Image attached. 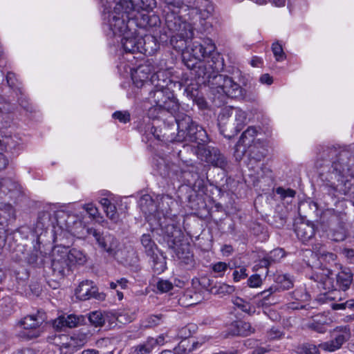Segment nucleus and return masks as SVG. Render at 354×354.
<instances>
[{
  "mask_svg": "<svg viewBox=\"0 0 354 354\" xmlns=\"http://www.w3.org/2000/svg\"><path fill=\"white\" fill-rule=\"evenodd\" d=\"M246 270L245 268H241L239 270H234L232 274L234 281L238 282L241 279L246 278L248 277Z\"/></svg>",
  "mask_w": 354,
  "mask_h": 354,
  "instance_id": "680f3d73",
  "label": "nucleus"
},
{
  "mask_svg": "<svg viewBox=\"0 0 354 354\" xmlns=\"http://www.w3.org/2000/svg\"><path fill=\"white\" fill-rule=\"evenodd\" d=\"M88 341V335L84 333H74L69 336H55L53 343L57 347L59 354H73L82 347Z\"/></svg>",
  "mask_w": 354,
  "mask_h": 354,
  "instance_id": "9b49d317",
  "label": "nucleus"
},
{
  "mask_svg": "<svg viewBox=\"0 0 354 354\" xmlns=\"http://www.w3.org/2000/svg\"><path fill=\"white\" fill-rule=\"evenodd\" d=\"M141 243L145 249L147 255H152L157 251L158 248L149 234H143L141 237Z\"/></svg>",
  "mask_w": 354,
  "mask_h": 354,
  "instance_id": "e433bc0d",
  "label": "nucleus"
},
{
  "mask_svg": "<svg viewBox=\"0 0 354 354\" xmlns=\"http://www.w3.org/2000/svg\"><path fill=\"white\" fill-rule=\"evenodd\" d=\"M102 205L106 216L113 222L117 223L119 220V214L117 212V209L115 205L112 204L111 201L106 198H103L100 201Z\"/></svg>",
  "mask_w": 354,
  "mask_h": 354,
  "instance_id": "473e14b6",
  "label": "nucleus"
},
{
  "mask_svg": "<svg viewBox=\"0 0 354 354\" xmlns=\"http://www.w3.org/2000/svg\"><path fill=\"white\" fill-rule=\"evenodd\" d=\"M301 354H317L318 348L316 346L310 344H304L299 348Z\"/></svg>",
  "mask_w": 354,
  "mask_h": 354,
  "instance_id": "3c124183",
  "label": "nucleus"
},
{
  "mask_svg": "<svg viewBox=\"0 0 354 354\" xmlns=\"http://www.w3.org/2000/svg\"><path fill=\"white\" fill-rule=\"evenodd\" d=\"M204 299L202 293L193 289L187 290L181 296L179 301L185 306H194L201 303Z\"/></svg>",
  "mask_w": 354,
  "mask_h": 354,
  "instance_id": "7c9ffc66",
  "label": "nucleus"
},
{
  "mask_svg": "<svg viewBox=\"0 0 354 354\" xmlns=\"http://www.w3.org/2000/svg\"><path fill=\"white\" fill-rule=\"evenodd\" d=\"M266 155V149L264 148L262 142L257 140L254 144L250 145L248 147V166L250 168H253V165L263 160Z\"/></svg>",
  "mask_w": 354,
  "mask_h": 354,
  "instance_id": "393cba45",
  "label": "nucleus"
},
{
  "mask_svg": "<svg viewBox=\"0 0 354 354\" xmlns=\"http://www.w3.org/2000/svg\"><path fill=\"white\" fill-rule=\"evenodd\" d=\"M147 26L149 27H156L160 24V19L159 17L156 15H147Z\"/></svg>",
  "mask_w": 354,
  "mask_h": 354,
  "instance_id": "e2e57ef3",
  "label": "nucleus"
},
{
  "mask_svg": "<svg viewBox=\"0 0 354 354\" xmlns=\"http://www.w3.org/2000/svg\"><path fill=\"white\" fill-rule=\"evenodd\" d=\"M164 3L165 23L171 33L170 43L174 48L182 50L185 40L191 39L194 36L193 27L187 21L191 19L197 10L195 8L183 10L180 3L175 0H165Z\"/></svg>",
  "mask_w": 354,
  "mask_h": 354,
  "instance_id": "f03ea898",
  "label": "nucleus"
},
{
  "mask_svg": "<svg viewBox=\"0 0 354 354\" xmlns=\"http://www.w3.org/2000/svg\"><path fill=\"white\" fill-rule=\"evenodd\" d=\"M150 257L153 261V269L155 272L160 274L166 269V260L162 254L158 250L153 252L152 255H148Z\"/></svg>",
  "mask_w": 354,
  "mask_h": 354,
  "instance_id": "72a5a7b5",
  "label": "nucleus"
},
{
  "mask_svg": "<svg viewBox=\"0 0 354 354\" xmlns=\"http://www.w3.org/2000/svg\"><path fill=\"white\" fill-rule=\"evenodd\" d=\"M235 290V288L233 286H230L226 283H222L218 286L217 290L214 292V293L217 294H232Z\"/></svg>",
  "mask_w": 354,
  "mask_h": 354,
  "instance_id": "bf43d9fd",
  "label": "nucleus"
},
{
  "mask_svg": "<svg viewBox=\"0 0 354 354\" xmlns=\"http://www.w3.org/2000/svg\"><path fill=\"white\" fill-rule=\"evenodd\" d=\"M88 236L94 238L99 248L106 252L110 256H115L117 254L119 247L118 239L111 234L101 232L93 227H83Z\"/></svg>",
  "mask_w": 354,
  "mask_h": 354,
  "instance_id": "f8f14e48",
  "label": "nucleus"
},
{
  "mask_svg": "<svg viewBox=\"0 0 354 354\" xmlns=\"http://www.w3.org/2000/svg\"><path fill=\"white\" fill-rule=\"evenodd\" d=\"M274 286L278 288V292H280L292 288L293 282L287 274H283L278 276L277 282Z\"/></svg>",
  "mask_w": 354,
  "mask_h": 354,
  "instance_id": "c9c22d12",
  "label": "nucleus"
},
{
  "mask_svg": "<svg viewBox=\"0 0 354 354\" xmlns=\"http://www.w3.org/2000/svg\"><path fill=\"white\" fill-rule=\"evenodd\" d=\"M84 322L83 316H77L73 314L62 315L53 321V326L57 330H64L66 328L77 327Z\"/></svg>",
  "mask_w": 354,
  "mask_h": 354,
  "instance_id": "aec40b11",
  "label": "nucleus"
},
{
  "mask_svg": "<svg viewBox=\"0 0 354 354\" xmlns=\"http://www.w3.org/2000/svg\"><path fill=\"white\" fill-rule=\"evenodd\" d=\"M174 89H161L153 88L149 93L147 100L155 110L166 111L171 114L176 113L179 109V103L174 95Z\"/></svg>",
  "mask_w": 354,
  "mask_h": 354,
  "instance_id": "1a4fd4ad",
  "label": "nucleus"
},
{
  "mask_svg": "<svg viewBox=\"0 0 354 354\" xmlns=\"http://www.w3.org/2000/svg\"><path fill=\"white\" fill-rule=\"evenodd\" d=\"M121 43L126 53H141L143 54H151L153 49H149V41H153V37H135L130 31L129 35H122Z\"/></svg>",
  "mask_w": 354,
  "mask_h": 354,
  "instance_id": "4468645a",
  "label": "nucleus"
},
{
  "mask_svg": "<svg viewBox=\"0 0 354 354\" xmlns=\"http://www.w3.org/2000/svg\"><path fill=\"white\" fill-rule=\"evenodd\" d=\"M272 50L277 61L281 62L286 59V55L283 52V48L278 42L272 44Z\"/></svg>",
  "mask_w": 354,
  "mask_h": 354,
  "instance_id": "a18cd8bd",
  "label": "nucleus"
},
{
  "mask_svg": "<svg viewBox=\"0 0 354 354\" xmlns=\"http://www.w3.org/2000/svg\"><path fill=\"white\" fill-rule=\"evenodd\" d=\"M177 124V134L174 138L176 142L188 141L195 142L197 145H203L208 142V136L205 130L192 121L190 116L181 113L175 117Z\"/></svg>",
  "mask_w": 354,
  "mask_h": 354,
  "instance_id": "20e7f679",
  "label": "nucleus"
},
{
  "mask_svg": "<svg viewBox=\"0 0 354 354\" xmlns=\"http://www.w3.org/2000/svg\"><path fill=\"white\" fill-rule=\"evenodd\" d=\"M167 337V334H161L158 335L156 338L149 337L147 339L152 346L153 348H154L156 346L164 345L167 342L166 340Z\"/></svg>",
  "mask_w": 354,
  "mask_h": 354,
  "instance_id": "de8ad7c7",
  "label": "nucleus"
},
{
  "mask_svg": "<svg viewBox=\"0 0 354 354\" xmlns=\"http://www.w3.org/2000/svg\"><path fill=\"white\" fill-rule=\"evenodd\" d=\"M332 275V272L326 269L314 272L310 276V279L317 283V288L320 291H323L324 297H326L327 294L336 288L335 280Z\"/></svg>",
  "mask_w": 354,
  "mask_h": 354,
  "instance_id": "dca6fc26",
  "label": "nucleus"
},
{
  "mask_svg": "<svg viewBox=\"0 0 354 354\" xmlns=\"http://www.w3.org/2000/svg\"><path fill=\"white\" fill-rule=\"evenodd\" d=\"M75 295L77 298L80 300H88L91 298H95L100 300H103L105 295L102 293L97 292V288L93 286V282L91 281H82L75 290Z\"/></svg>",
  "mask_w": 354,
  "mask_h": 354,
  "instance_id": "a211bd4d",
  "label": "nucleus"
},
{
  "mask_svg": "<svg viewBox=\"0 0 354 354\" xmlns=\"http://www.w3.org/2000/svg\"><path fill=\"white\" fill-rule=\"evenodd\" d=\"M73 218H74L73 216H68V220H66V226L70 230H73V233L77 234H80V232H79L77 230V226L82 227V223L80 221H73V223L74 224V226H71V224L72 222L71 221H69V220H72Z\"/></svg>",
  "mask_w": 354,
  "mask_h": 354,
  "instance_id": "052dcab7",
  "label": "nucleus"
},
{
  "mask_svg": "<svg viewBox=\"0 0 354 354\" xmlns=\"http://www.w3.org/2000/svg\"><path fill=\"white\" fill-rule=\"evenodd\" d=\"M297 236L303 242L311 239L315 235V228L313 225L301 222L297 224L295 228Z\"/></svg>",
  "mask_w": 354,
  "mask_h": 354,
  "instance_id": "c756f323",
  "label": "nucleus"
},
{
  "mask_svg": "<svg viewBox=\"0 0 354 354\" xmlns=\"http://www.w3.org/2000/svg\"><path fill=\"white\" fill-rule=\"evenodd\" d=\"M175 250L176 255L182 263L187 266L188 268L194 267L195 262L194 256L190 251V245L187 243H178Z\"/></svg>",
  "mask_w": 354,
  "mask_h": 354,
  "instance_id": "5701e85b",
  "label": "nucleus"
},
{
  "mask_svg": "<svg viewBox=\"0 0 354 354\" xmlns=\"http://www.w3.org/2000/svg\"><path fill=\"white\" fill-rule=\"evenodd\" d=\"M187 351V349L183 347V346H181L179 344L177 347H175L174 348V351L171 350H164L162 351L160 354H183L185 353Z\"/></svg>",
  "mask_w": 354,
  "mask_h": 354,
  "instance_id": "69168bd1",
  "label": "nucleus"
},
{
  "mask_svg": "<svg viewBox=\"0 0 354 354\" xmlns=\"http://www.w3.org/2000/svg\"><path fill=\"white\" fill-rule=\"evenodd\" d=\"M156 286L160 292H167L173 288V284L169 281L164 279L159 280Z\"/></svg>",
  "mask_w": 354,
  "mask_h": 354,
  "instance_id": "5fc2aeb1",
  "label": "nucleus"
},
{
  "mask_svg": "<svg viewBox=\"0 0 354 354\" xmlns=\"http://www.w3.org/2000/svg\"><path fill=\"white\" fill-rule=\"evenodd\" d=\"M2 192L6 194L8 192L15 190L18 188V184L10 178H3L1 180Z\"/></svg>",
  "mask_w": 354,
  "mask_h": 354,
  "instance_id": "79ce46f5",
  "label": "nucleus"
},
{
  "mask_svg": "<svg viewBox=\"0 0 354 354\" xmlns=\"http://www.w3.org/2000/svg\"><path fill=\"white\" fill-rule=\"evenodd\" d=\"M278 293V288L273 284L268 289L258 293L256 297L259 299V304L262 306H270L279 302Z\"/></svg>",
  "mask_w": 354,
  "mask_h": 354,
  "instance_id": "a878e982",
  "label": "nucleus"
},
{
  "mask_svg": "<svg viewBox=\"0 0 354 354\" xmlns=\"http://www.w3.org/2000/svg\"><path fill=\"white\" fill-rule=\"evenodd\" d=\"M257 130L254 127H249L241 135L236 145L235 152L238 156H241L245 152V147L250 145L251 142L254 144V137L257 134Z\"/></svg>",
  "mask_w": 354,
  "mask_h": 354,
  "instance_id": "4be33fe9",
  "label": "nucleus"
},
{
  "mask_svg": "<svg viewBox=\"0 0 354 354\" xmlns=\"http://www.w3.org/2000/svg\"><path fill=\"white\" fill-rule=\"evenodd\" d=\"M246 113L239 108L226 107L218 115V121L221 133L232 136L242 130L246 123Z\"/></svg>",
  "mask_w": 354,
  "mask_h": 354,
  "instance_id": "423d86ee",
  "label": "nucleus"
},
{
  "mask_svg": "<svg viewBox=\"0 0 354 354\" xmlns=\"http://www.w3.org/2000/svg\"><path fill=\"white\" fill-rule=\"evenodd\" d=\"M276 193L279 194L281 199H286V198H294L295 196V191L292 189H284L281 187L277 188Z\"/></svg>",
  "mask_w": 354,
  "mask_h": 354,
  "instance_id": "8fccbe9b",
  "label": "nucleus"
},
{
  "mask_svg": "<svg viewBox=\"0 0 354 354\" xmlns=\"http://www.w3.org/2000/svg\"><path fill=\"white\" fill-rule=\"evenodd\" d=\"M224 68V61L221 55L214 53L212 57L205 62L198 61V64L193 68H188L193 71L195 78L199 83L207 84L211 88V80L215 76L219 75V72Z\"/></svg>",
  "mask_w": 354,
  "mask_h": 354,
  "instance_id": "0eeeda50",
  "label": "nucleus"
},
{
  "mask_svg": "<svg viewBox=\"0 0 354 354\" xmlns=\"http://www.w3.org/2000/svg\"><path fill=\"white\" fill-rule=\"evenodd\" d=\"M228 268V264L219 261L212 266V269L214 272L219 274V276H222Z\"/></svg>",
  "mask_w": 354,
  "mask_h": 354,
  "instance_id": "13d9d810",
  "label": "nucleus"
},
{
  "mask_svg": "<svg viewBox=\"0 0 354 354\" xmlns=\"http://www.w3.org/2000/svg\"><path fill=\"white\" fill-rule=\"evenodd\" d=\"M268 257L272 263L279 261L285 256V252L282 248H276L272 250Z\"/></svg>",
  "mask_w": 354,
  "mask_h": 354,
  "instance_id": "09e8293b",
  "label": "nucleus"
},
{
  "mask_svg": "<svg viewBox=\"0 0 354 354\" xmlns=\"http://www.w3.org/2000/svg\"><path fill=\"white\" fill-rule=\"evenodd\" d=\"M160 222L159 225L162 229L165 240L170 248H175L176 245L180 242L182 232L174 223H165Z\"/></svg>",
  "mask_w": 354,
  "mask_h": 354,
  "instance_id": "6ab92c4d",
  "label": "nucleus"
},
{
  "mask_svg": "<svg viewBox=\"0 0 354 354\" xmlns=\"http://www.w3.org/2000/svg\"><path fill=\"white\" fill-rule=\"evenodd\" d=\"M44 322V317L40 315L39 312L37 315H27L21 319L16 326L21 328L19 332V337L24 339H32L40 336L41 332L39 326Z\"/></svg>",
  "mask_w": 354,
  "mask_h": 354,
  "instance_id": "ddd939ff",
  "label": "nucleus"
},
{
  "mask_svg": "<svg viewBox=\"0 0 354 354\" xmlns=\"http://www.w3.org/2000/svg\"><path fill=\"white\" fill-rule=\"evenodd\" d=\"M194 75L193 71L190 70V72L189 73H183L182 77L180 81L176 82L177 83L180 84V88L182 86H187L186 91H189V86L192 84V76Z\"/></svg>",
  "mask_w": 354,
  "mask_h": 354,
  "instance_id": "49530a36",
  "label": "nucleus"
},
{
  "mask_svg": "<svg viewBox=\"0 0 354 354\" xmlns=\"http://www.w3.org/2000/svg\"><path fill=\"white\" fill-rule=\"evenodd\" d=\"M227 85L231 86L230 90H228V97L232 98H239L244 96L243 89L239 84L234 82L232 79H227L226 82Z\"/></svg>",
  "mask_w": 354,
  "mask_h": 354,
  "instance_id": "4c0bfd02",
  "label": "nucleus"
},
{
  "mask_svg": "<svg viewBox=\"0 0 354 354\" xmlns=\"http://www.w3.org/2000/svg\"><path fill=\"white\" fill-rule=\"evenodd\" d=\"M86 262L83 252L75 248L69 249L64 246H56L53 250L51 268L53 275L57 279L67 275L73 266L82 265Z\"/></svg>",
  "mask_w": 354,
  "mask_h": 354,
  "instance_id": "7ed1b4c3",
  "label": "nucleus"
},
{
  "mask_svg": "<svg viewBox=\"0 0 354 354\" xmlns=\"http://www.w3.org/2000/svg\"><path fill=\"white\" fill-rule=\"evenodd\" d=\"M227 79H232L231 77L221 75L215 76L213 80H211V91L214 95H218V97L224 96L228 97V90L232 88L231 86L227 85L226 83Z\"/></svg>",
  "mask_w": 354,
  "mask_h": 354,
  "instance_id": "b1692460",
  "label": "nucleus"
},
{
  "mask_svg": "<svg viewBox=\"0 0 354 354\" xmlns=\"http://www.w3.org/2000/svg\"><path fill=\"white\" fill-rule=\"evenodd\" d=\"M353 277V274L348 268L342 270L336 274L335 288L345 292L350 288Z\"/></svg>",
  "mask_w": 354,
  "mask_h": 354,
  "instance_id": "c85d7f7f",
  "label": "nucleus"
},
{
  "mask_svg": "<svg viewBox=\"0 0 354 354\" xmlns=\"http://www.w3.org/2000/svg\"><path fill=\"white\" fill-rule=\"evenodd\" d=\"M342 290H339L338 288H335L334 290H332L330 293L327 294L325 297L326 299L335 301H343L345 300V297L341 295Z\"/></svg>",
  "mask_w": 354,
  "mask_h": 354,
  "instance_id": "603ef678",
  "label": "nucleus"
},
{
  "mask_svg": "<svg viewBox=\"0 0 354 354\" xmlns=\"http://www.w3.org/2000/svg\"><path fill=\"white\" fill-rule=\"evenodd\" d=\"M151 73V66L144 64L139 66L132 73L131 78L133 84L138 88L151 86L149 75Z\"/></svg>",
  "mask_w": 354,
  "mask_h": 354,
  "instance_id": "412c9836",
  "label": "nucleus"
},
{
  "mask_svg": "<svg viewBox=\"0 0 354 354\" xmlns=\"http://www.w3.org/2000/svg\"><path fill=\"white\" fill-rule=\"evenodd\" d=\"M309 327L319 333H324L326 330L324 325L318 323H313Z\"/></svg>",
  "mask_w": 354,
  "mask_h": 354,
  "instance_id": "774afa93",
  "label": "nucleus"
},
{
  "mask_svg": "<svg viewBox=\"0 0 354 354\" xmlns=\"http://www.w3.org/2000/svg\"><path fill=\"white\" fill-rule=\"evenodd\" d=\"M319 255L324 261H328V263L335 261L337 258V255L335 254L325 251L322 252H320Z\"/></svg>",
  "mask_w": 354,
  "mask_h": 354,
  "instance_id": "338daca9",
  "label": "nucleus"
},
{
  "mask_svg": "<svg viewBox=\"0 0 354 354\" xmlns=\"http://www.w3.org/2000/svg\"><path fill=\"white\" fill-rule=\"evenodd\" d=\"M232 303L234 306L241 310L243 312L249 313L251 311L252 306L250 303L244 301L240 297H236L232 299Z\"/></svg>",
  "mask_w": 354,
  "mask_h": 354,
  "instance_id": "c03bdc74",
  "label": "nucleus"
},
{
  "mask_svg": "<svg viewBox=\"0 0 354 354\" xmlns=\"http://www.w3.org/2000/svg\"><path fill=\"white\" fill-rule=\"evenodd\" d=\"M247 284L250 288H258L262 284V279L259 274L251 275L248 279Z\"/></svg>",
  "mask_w": 354,
  "mask_h": 354,
  "instance_id": "4d7b16f0",
  "label": "nucleus"
},
{
  "mask_svg": "<svg viewBox=\"0 0 354 354\" xmlns=\"http://www.w3.org/2000/svg\"><path fill=\"white\" fill-rule=\"evenodd\" d=\"M327 154L333 160L331 164H325L320 177L323 185L328 193L333 196L346 195L352 188L351 180L354 178V172L351 171L350 162L354 154L348 149L338 151L329 149Z\"/></svg>",
  "mask_w": 354,
  "mask_h": 354,
  "instance_id": "f257e3e1",
  "label": "nucleus"
},
{
  "mask_svg": "<svg viewBox=\"0 0 354 354\" xmlns=\"http://www.w3.org/2000/svg\"><path fill=\"white\" fill-rule=\"evenodd\" d=\"M90 323L95 327H101L105 324V318L101 311L95 310L88 314Z\"/></svg>",
  "mask_w": 354,
  "mask_h": 354,
  "instance_id": "ea45409f",
  "label": "nucleus"
},
{
  "mask_svg": "<svg viewBox=\"0 0 354 354\" xmlns=\"http://www.w3.org/2000/svg\"><path fill=\"white\" fill-rule=\"evenodd\" d=\"M113 118L118 120L120 122L127 123L130 121V114L128 111H118L113 113Z\"/></svg>",
  "mask_w": 354,
  "mask_h": 354,
  "instance_id": "6e6d98bb",
  "label": "nucleus"
},
{
  "mask_svg": "<svg viewBox=\"0 0 354 354\" xmlns=\"http://www.w3.org/2000/svg\"><path fill=\"white\" fill-rule=\"evenodd\" d=\"M150 84L153 88L161 89H180V84L171 79L170 72L167 70H160L153 73L150 77Z\"/></svg>",
  "mask_w": 354,
  "mask_h": 354,
  "instance_id": "f3484780",
  "label": "nucleus"
},
{
  "mask_svg": "<svg viewBox=\"0 0 354 354\" xmlns=\"http://www.w3.org/2000/svg\"><path fill=\"white\" fill-rule=\"evenodd\" d=\"M351 337L350 328L346 326L336 327L331 332V339L322 343L319 347L326 351L333 352L342 347Z\"/></svg>",
  "mask_w": 354,
  "mask_h": 354,
  "instance_id": "2eb2a0df",
  "label": "nucleus"
},
{
  "mask_svg": "<svg viewBox=\"0 0 354 354\" xmlns=\"http://www.w3.org/2000/svg\"><path fill=\"white\" fill-rule=\"evenodd\" d=\"M105 10H108V26L113 35H125L130 34L127 24L130 12H126L124 4L121 0H114L109 2L107 0H101Z\"/></svg>",
  "mask_w": 354,
  "mask_h": 354,
  "instance_id": "39448f33",
  "label": "nucleus"
},
{
  "mask_svg": "<svg viewBox=\"0 0 354 354\" xmlns=\"http://www.w3.org/2000/svg\"><path fill=\"white\" fill-rule=\"evenodd\" d=\"M228 330V333L233 336H248L254 333V328L252 327L249 322L241 320L232 322Z\"/></svg>",
  "mask_w": 354,
  "mask_h": 354,
  "instance_id": "cd10ccee",
  "label": "nucleus"
},
{
  "mask_svg": "<svg viewBox=\"0 0 354 354\" xmlns=\"http://www.w3.org/2000/svg\"><path fill=\"white\" fill-rule=\"evenodd\" d=\"M339 303H333L331 308L334 310H346L354 308V299H346L345 301H338Z\"/></svg>",
  "mask_w": 354,
  "mask_h": 354,
  "instance_id": "37998d69",
  "label": "nucleus"
},
{
  "mask_svg": "<svg viewBox=\"0 0 354 354\" xmlns=\"http://www.w3.org/2000/svg\"><path fill=\"white\" fill-rule=\"evenodd\" d=\"M162 315H151L147 318V319L143 322V326L146 328H150L155 326H157L160 324L161 320Z\"/></svg>",
  "mask_w": 354,
  "mask_h": 354,
  "instance_id": "864d4df0",
  "label": "nucleus"
},
{
  "mask_svg": "<svg viewBox=\"0 0 354 354\" xmlns=\"http://www.w3.org/2000/svg\"><path fill=\"white\" fill-rule=\"evenodd\" d=\"M202 7L203 8H201L198 10L196 8L195 9L197 10L196 14L199 15L200 19L205 20L212 16L214 8L213 4L209 0H204ZM194 15H196V13Z\"/></svg>",
  "mask_w": 354,
  "mask_h": 354,
  "instance_id": "f704fd0d",
  "label": "nucleus"
},
{
  "mask_svg": "<svg viewBox=\"0 0 354 354\" xmlns=\"http://www.w3.org/2000/svg\"><path fill=\"white\" fill-rule=\"evenodd\" d=\"M138 204L142 212L149 216L152 215L157 210L156 205L151 196L149 194L142 196L138 201Z\"/></svg>",
  "mask_w": 354,
  "mask_h": 354,
  "instance_id": "2f4dec72",
  "label": "nucleus"
},
{
  "mask_svg": "<svg viewBox=\"0 0 354 354\" xmlns=\"http://www.w3.org/2000/svg\"><path fill=\"white\" fill-rule=\"evenodd\" d=\"M83 208L92 218H96L98 210L93 203L85 204L84 205Z\"/></svg>",
  "mask_w": 354,
  "mask_h": 354,
  "instance_id": "0e129e2a",
  "label": "nucleus"
},
{
  "mask_svg": "<svg viewBox=\"0 0 354 354\" xmlns=\"http://www.w3.org/2000/svg\"><path fill=\"white\" fill-rule=\"evenodd\" d=\"M153 347L147 339L145 342L132 348L133 354H149L153 351Z\"/></svg>",
  "mask_w": 354,
  "mask_h": 354,
  "instance_id": "a19ab883",
  "label": "nucleus"
},
{
  "mask_svg": "<svg viewBox=\"0 0 354 354\" xmlns=\"http://www.w3.org/2000/svg\"><path fill=\"white\" fill-rule=\"evenodd\" d=\"M197 326L195 324H188L178 330L177 337L180 339H187L194 334L197 330Z\"/></svg>",
  "mask_w": 354,
  "mask_h": 354,
  "instance_id": "58836bf2",
  "label": "nucleus"
},
{
  "mask_svg": "<svg viewBox=\"0 0 354 354\" xmlns=\"http://www.w3.org/2000/svg\"><path fill=\"white\" fill-rule=\"evenodd\" d=\"M185 150H191L198 159L204 161L213 167L225 169L227 167V160L225 156L221 153L220 150L214 147L203 145H185Z\"/></svg>",
  "mask_w": 354,
  "mask_h": 354,
  "instance_id": "9d476101",
  "label": "nucleus"
},
{
  "mask_svg": "<svg viewBox=\"0 0 354 354\" xmlns=\"http://www.w3.org/2000/svg\"><path fill=\"white\" fill-rule=\"evenodd\" d=\"M124 4L126 12L132 10H150L156 6L155 0H121Z\"/></svg>",
  "mask_w": 354,
  "mask_h": 354,
  "instance_id": "bb28decb",
  "label": "nucleus"
},
{
  "mask_svg": "<svg viewBox=\"0 0 354 354\" xmlns=\"http://www.w3.org/2000/svg\"><path fill=\"white\" fill-rule=\"evenodd\" d=\"M188 39L185 40V47L181 50L183 62L187 68H193L198 64V61H201L202 58L207 56L212 57L214 52L215 46L212 40L205 41V44L195 41L191 44L187 45Z\"/></svg>",
  "mask_w": 354,
  "mask_h": 354,
  "instance_id": "6e6552de",
  "label": "nucleus"
}]
</instances>
